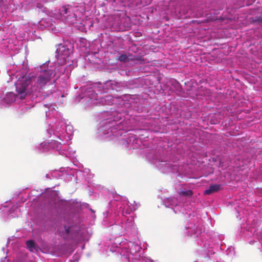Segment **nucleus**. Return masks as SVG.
Wrapping results in <instances>:
<instances>
[{
    "instance_id": "nucleus-30",
    "label": "nucleus",
    "mask_w": 262,
    "mask_h": 262,
    "mask_svg": "<svg viewBox=\"0 0 262 262\" xmlns=\"http://www.w3.org/2000/svg\"><path fill=\"white\" fill-rule=\"evenodd\" d=\"M68 42V40H67V42ZM66 47H68V45L67 44Z\"/></svg>"
},
{
    "instance_id": "nucleus-32",
    "label": "nucleus",
    "mask_w": 262,
    "mask_h": 262,
    "mask_svg": "<svg viewBox=\"0 0 262 262\" xmlns=\"http://www.w3.org/2000/svg\"><path fill=\"white\" fill-rule=\"evenodd\" d=\"M253 1H255V0H252Z\"/></svg>"
},
{
    "instance_id": "nucleus-20",
    "label": "nucleus",
    "mask_w": 262,
    "mask_h": 262,
    "mask_svg": "<svg viewBox=\"0 0 262 262\" xmlns=\"http://www.w3.org/2000/svg\"><path fill=\"white\" fill-rule=\"evenodd\" d=\"M14 100V95L12 93L7 94L5 98V101L7 103L13 102Z\"/></svg>"
},
{
    "instance_id": "nucleus-12",
    "label": "nucleus",
    "mask_w": 262,
    "mask_h": 262,
    "mask_svg": "<svg viewBox=\"0 0 262 262\" xmlns=\"http://www.w3.org/2000/svg\"><path fill=\"white\" fill-rule=\"evenodd\" d=\"M81 171H78L76 168L70 167V166L67 167V181H71L72 178L76 175V178L78 174L80 173Z\"/></svg>"
},
{
    "instance_id": "nucleus-3",
    "label": "nucleus",
    "mask_w": 262,
    "mask_h": 262,
    "mask_svg": "<svg viewBox=\"0 0 262 262\" xmlns=\"http://www.w3.org/2000/svg\"><path fill=\"white\" fill-rule=\"evenodd\" d=\"M88 203L77 200H67V258L76 249L78 246L83 250L86 242L91 237L92 233L82 223L81 212L88 208Z\"/></svg>"
},
{
    "instance_id": "nucleus-27",
    "label": "nucleus",
    "mask_w": 262,
    "mask_h": 262,
    "mask_svg": "<svg viewBox=\"0 0 262 262\" xmlns=\"http://www.w3.org/2000/svg\"><path fill=\"white\" fill-rule=\"evenodd\" d=\"M115 25V23L113 24H110L107 26H106V28H108L109 29H112L113 27Z\"/></svg>"
},
{
    "instance_id": "nucleus-9",
    "label": "nucleus",
    "mask_w": 262,
    "mask_h": 262,
    "mask_svg": "<svg viewBox=\"0 0 262 262\" xmlns=\"http://www.w3.org/2000/svg\"><path fill=\"white\" fill-rule=\"evenodd\" d=\"M243 236L247 239L250 244H253L255 242L249 239L252 235L254 237L258 240V242L261 244V251H262V231H259L258 230H256L254 229H250L248 227V229H243L242 231Z\"/></svg>"
},
{
    "instance_id": "nucleus-5",
    "label": "nucleus",
    "mask_w": 262,
    "mask_h": 262,
    "mask_svg": "<svg viewBox=\"0 0 262 262\" xmlns=\"http://www.w3.org/2000/svg\"><path fill=\"white\" fill-rule=\"evenodd\" d=\"M100 251L104 255L109 253L121 256L123 262H154L142 255V249L137 243L123 239L121 236L107 239L100 244Z\"/></svg>"
},
{
    "instance_id": "nucleus-16",
    "label": "nucleus",
    "mask_w": 262,
    "mask_h": 262,
    "mask_svg": "<svg viewBox=\"0 0 262 262\" xmlns=\"http://www.w3.org/2000/svg\"><path fill=\"white\" fill-rule=\"evenodd\" d=\"M74 133L73 126L70 124H67V145H69L70 143L68 140H71L72 139Z\"/></svg>"
},
{
    "instance_id": "nucleus-21",
    "label": "nucleus",
    "mask_w": 262,
    "mask_h": 262,
    "mask_svg": "<svg viewBox=\"0 0 262 262\" xmlns=\"http://www.w3.org/2000/svg\"><path fill=\"white\" fill-rule=\"evenodd\" d=\"M51 146H52L53 147H56V150H58L60 149V148L59 146L60 145V143L58 142L53 140L50 143Z\"/></svg>"
},
{
    "instance_id": "nucleus-29",
    "label": "nucleus",
    "mask_w": 262,
    "mask_h": 262,
    "mask_svg": "<svg viewBox=\"0 0 262 262\" xmlns=\"http://www.w3.org/2000/svg\"><path fill=\"white\" fill-rule=\"evenodd\" d=\"M90 210L92 212H94V211L93 209H91V208H90Z\"/></svg>"
},
{
    "instance_id": "nucleus-10",
    "label": "nucleus",
    "mask_w": 262,
    "mask_h": 262,
    "mask_svg": "<svg viewBox=\"0 0 262 262\" xmlns=\"http://www.w3.org/2000/svg\"><path fill=\"white\" fill-rule=\"evenodd\" d=\"M52 75L50 70H45L40 73L38 77L36 83L41 87H43L50 80Z\"/></svg>"
},
{
    "instance_id": "nucleus-18",
    "label": "nucleus",
    "mask_w": 262,
    "mask_h": 262,
    "mask_svg": "<svg viewBox=\"0 0 262 262\" xmlns=\"http://www.w3.org/2000/svg\"><path fill=\"white\" fill-rule=\"evenodd\" d=\"M26 245L30 251H33V249L35 248V243L33 240L27 241Z\"/></svg>"
},
{
    "instance_id": "nucleus-17",
    "label": "nucleus",
    "mask_w": 262,
    "mask_h": 262,
    "mask_svg": "<svg viewBox=\"0 0 262 262\" xmlns=\"http://www.w3.org/2000/svg\"><path fill=\"white\" fill-rule=\"evenodd\" d=\"M69 9L67 8V22L68 21L70 24H73L77 20L75 14H73L72 16H71L69 14H68L69 12H70Z\"/></svg>"
},
{
    "instance_id": "nucleus-2",
    "label": "nucleus",
    "mask_w": 262,
    "mask_h": 262,
    "mask_svg": "<svg viewBox=\"0 0 262 262\" xmlns=\"http://www.w3.org/2000/svg\"><path fill=\"white\" fill-rule=\"evenodd\" d=\"M129 202L125 196L117 194L113 195V199L109 203V209L103 212L102 225L104 226H113L114 234L122 235L137 234V228L134 222V217L130 215L140 206L134 202V204H128Z\"/></svg>"
},
{
    "instance_id": "nucleus-14",
    "label": "nucleus",
    "mask_w": 262,
    "mask_h": 262,
    "mask_svg": "<svg viewBox=\"0 0 262 262\" xmlns=\"http://www.w3.org/2000/svg\"><path fill=\"white\" fill-rule=\"evenodd\" d=\"M65 52L66 47L63 46H61V45H59L56 50L58 58L60 59H62L64 61L66 59Z\"/></svg>"
},
{
    "instance_id": "nucleus-6",
    "label": "nucleus",
    "mask_w": 262,
    "mask_h": 262,
    "mask_svg": "<svg viewBox=\"0 0 262 262\" xmlns=\"http://www.w3.org/2000/svg\"><path fill=\"white\" fill-rule=\"evenodd\" d=\"M193 194V191L190 188H183L179 192L177 198H168L163 201L164 205L166 207L171 208L177 213L179 212H183L184 203L182 201L184 199L190 198Z\"/></svg>"
},
{
    "instance_id": "nucleus-23",
    "label": "nucleus",
    "mask_w": 262,
    "mask_h": 262,
    "mask_svg": "<svg viewBox=\"0 0 262 262\" xmlns=\"http://www.w3.org/2000/svg\"><path fill=\"white\" fill-rule=\"evenodd\" d=\"M172 84L174 85L176 90L180 92L181 91V88L180 87V84L176 81H172Z\"/></svg>"
},
{
    "instance_id": "nucleus-4",
    "label": "nucleus",
    "mask_w": 262,
    "mask_h": 262,
    "mask_svg": "<svg viewBox=\"0 0 262 262\" xmlns=\"http://www.w3.org/2000/svg\"><path fill=\"white\" fill-rule=\"evenodd\" d=\"M123 82L108 80L103 83L97 82L93 83L90 86L81 90L82 94L79 95L78 98L86 105H113L121 101L118 97H114L110 95H105L110 90L120 91L125 87Z\"/></svg>"
},
{
    "instance_id": "nucleus-19",
    "label": "nucleus",
    "mask_w": 262,
    "mask_h": 262,
    "mask_svg": "<svg viewBox=\"0 0 262 262\" xmlns=\"http://www.w3.org/2000/svg\"><path fill=\"white\" fill-rule=\"evenodd\" d=\"M80 253L78 252V251H76L74 255L72 257V258H69V260L70 261V262H76V261H78V260L80 259Z\"/></svg>"
},
{
    "instance_id": "nucleus-26",
    "label": "nucleus",
    "mask_w": 262,
    "mask_h": 262,
    "mask_svg": "<svg viewBox=\"0 0 262 262\" xmlns=\"http://www.w3.org/2000/svg\"><path fill=\"white\" fill-rule=\"evenodd\" d=\"M71 53L70 50L69 49V48H67V55H66V58H68V55L67 54H69V58L70 57V56H71L70 55V53Z\"/></svg>"
},
{
    "instance_id": "nucleus-11",
    "label": "nucleus",
    "mask_w": 262,
    "mask_h": 262,
    "mask_svg": "<svg viewBox=\"0 0 262 262\" xmlns=\"http://www.w3.org/2000/svg\"><path fill=\"white\" fill-rule=\"evenodd\" d=\"M75 150L73 149L71 147L69 146L67 148V157H69V160L73 164L78 168H80V164L77 160L75 156Z\"/></svg>"
},
{
    "instance_id": "nucleus-7",
    "label": "nucleus",
    "mask_w": 262,
    "mask_h": 262,
    "mask_svg": "<svg viewBox=\"0 0 262 262\" xmlns=\"http://www.w3.org/2000/svg\"><path fill=\"white\" fill-rule=\"evenodd\" d=\"M148 159L162 172L177 173L179 171V166L175 162L171 163L167 161L166 158L159 153L151 156V154L147 155Z\"/></svg>"
},
{
    "instance_id": "nucleus-1",
    "label": "nucleus",
    "mask_w": 262,
    "mask_h": 262,
    "mask_svg": "<svg viewBox=\"0 0 262 262\" xmlns=\"http://www.w3.org/2000/svg\"><path fill=\"white\" fill-rule=\"evenodd\" d=\"M105 118L99 123L97 134L101 139L110 138L111 140L117 139L122 141V144L128 149H137L141 146L140 139L133 134H127L125 138H120L128 131L137 130H148L153 132H161L160 127L157 123H151L150 120H145L143 128H137L139 125L141 118L132 116L128 112H119L118 111L106 112L104 114Z\"/></svg>"
},
{
    "instance_id": "nucleus-15",
    "label": "nucleus",
    "mask_w": 262,
    "mask_h": 262,
    "mask_svg": "<svg viewBox=\"0 0 262 262\" xmlns=\"http://www.w3.org/2000/svg\"><path fill=\"white\" fill-rule=\"evenodd\" d=\"M221 188V185L219 184H213L210 185L209 188L207 189H206L204 193V194L209 195L212 193L216 192L219 191L220 189Z\"/></svg>"
},
{
    "instance_id": "nucleus-24",
    "label": "nucleus",
    "mask_w": 262,
    "mask_h": 262,
    "mask_svg": "<svg viewBox=\"0 0 262 262\" xmlns=\"http://www.w3.org/2000/svg\"><path fill=\"white\" fill-rule=\"evenodd\" d=\"M126 59V56L125 55H122L119 57L120 61H125Z\"/></svg>"
},
{
    "instance_id": "nucleus-25",
    "label": "nucleus",
    "mask_w": 262,
    "mask_h": 262,
    "mask_svg": "<svg viewBox=\"0 0 262 262\" xmlns=\"http://www.w3.org/2000/svg\"><path fill=\"white\" fill-rule=\"evenodd\" d=\"M71 53L70 50L69 49V48H67V55H66V58H68V55L67 54H69V58L70 57V56H71L70 55V53Z\"/></svg>"
},
{
    "instance_id": "nucleus-28",
    "label": "nucleus",
    "mask_w": 262,
    "mask_h": 262,
    "mask_svg": "<svg viewBox=\"0 0 262 262\" xmlns=\"http://www.w3.org/2000/svg\"><path fill=\"white\" fill-rule=\"evenodd\" d=\"M89 171H90V170H89V169H87V170L86 169L85 172L86 173H88V172H89Z\"/></svg>"
},
{
    "instance_id": "nucleus-22",
    "label": "nucleus",
    "mask_w": 262,
    "mask_h": 262,
    "mask_svg": "<svg viewBox=\"0 0 262 262\" xmlns=\"http://www.w3.org/2000/svg\"><path fill=\"white\" fill-rule=\"evenodd\" d=\"M227 254L228 255H229L231 256L234 255H235V250H234V248L230 247V248H228V249L227 250Z\"/></svg>"
},
{
    "instance_id": "nucleus-13",
    "label": "nucleus",
    "mask_w": 262,
    "mask_h": 262,
    "mask_svg": "<svg viewBox=\"0 0 262 262\" xmlns=\"http://www.w3.org/2000/svg\"><path fill=\"white\" fill-rule=\"evenodd\" d=\"M77 66V60L73 57L70 56L68 60H67V73L68 71H71Z\"/></svg>"
},
{
    "instance_id": "nucleus-8",
    "label": "nucleus",
    "mask_w": 262,
    "mask_h": 262,
    "mask_svg": "<svg viewBox=\"0 0 262 262\" xmlns=\"http://www.w3.org/2000/svg\"><path fill=\"white\" fill-rule=\"evenodd\" d=\"M32 82V77L26 75H20L15 82V89L17 95L19 96L21 99L25 98L26 95L29 93L28 87Z\"/></svg>"
},
{
    "instance_id": "nucleus-31",
    "label": "nucleus",
    "mask_w": 262,
    "mask_h": 262,
    "mask_svg": "<svg viewBox=\"0 0 262 262\" xmlns=\"http://www.w3.org/2000/svg\"><path fill=\"white\" fill-rule=\"evenodd\" d=\"M194 262H198L197 261H194Z\"/></svg>"
}]
</instances>
